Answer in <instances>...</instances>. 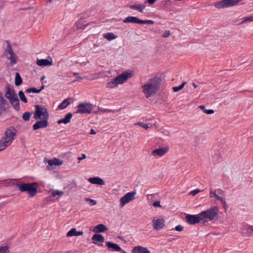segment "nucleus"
<instances>
[{"mask_svg": "<svg viewBox=\"0 0 253 253\" xmlns=\"http://www.w3.org/2000/svg\"><path fill=\"white\" fill-rule=\"evenodd\" d=\"M221 203L222 204L223 207L224 209H225V210H226L228 208V206L227 203L226 202L225 200Z\"/></svg>", "mask_w": 253, "mask_h": 253, "instance_id": "3c124183", "label": "nucleus"}, {"mask_svg": "<svg viewBox=\"0 0 253 253\" xmlns=\"http://www.w3.org/2000/svg\"><path fill=\"white\" fill-rule=\"evenodd\" d=\"M83 233V231H77L76 228H73L67 232L66 236L67 237L78 236L82 235Z\"/></svg>", "mask_w": 253, "mask_h": 253, "instance_id": "4be33fe9", "label": "nucleus"}, {"mask_svg": "<svg viewBox=\"0 0 253 253\" xmlns=\"http://www.w3.org/2000/svg\"><path fill=\"white\" fill-rule=\"evenodd\" d=\"M72 100L70 98H67L64 99L58 106V108L60 110H63L66 108L71 103L70 100Z\"/></svg>", "mask_w": 253, "mask_h": 253, "instance_id": "b1692460", "label": "nucleus"}, {"mask_svg": "<svg viewBox=\"0 0 253 253\" xmlns=\"http://www.w3.org/2000/svg\"><path fill=\"white\" fill-rule=\"evenodd\" d=\"M241 0H222L214 3L216 8L220 9L224 7H227L235 5L238 4Z\"/></svg>", "mask_w": 253, "mask_h": 253, "instance_id": "6e6552de", "label": "nucleus"}, {"mask_svg": "<svg viewBox=\"0 0 253 253\" xmlns=\"http://www.w3.org/2000/svg\"><path fill=\"white\" fill-rule=\"evenodd\" d=\"M85 158H86V155L84 154H82V157H78V160L80 161L81 160L85 159Z\"/></svg>", "mask_w": 253, "mask_h": 253, "instance_id": "603ef678", "label": "nucleus"}, {"mask_svg": "<svg viewBox=\"0 0 253 253\" xmlns=\"http://www.w3.org/2000/svg\"><path fill=\"white\" fill-rule=\"evenodd\" d=\"M63 194V192L58 190H54L51 193L52 196L54 197L56 196H61Z\"/></svg>", "mask_w": 253, "mask_h": 253, "instance_id": "79ce46f5", "label": "nucleus"}, {"mask_svg": "<svg viewBox=\"0 0 253 253\" xmlns=\"http://www.w3.org/2000/svg\"><path fill=\"white\" fill-rule=\"evenodd\" d=\"M44 85L43 84H42V85L41 86L40 88L39 89L40 92L44 89Z\"/></svg>", "mask_w": 253, "mask_h": 253, "instance_id": "13d9d810", "label": "nucleus"}, {"mask_svg": "<svg viewBox=\"0 0 253 253\" xmlns=\"http://www.w3.org/2000/svg\"><path fill=\"white\" fill-rule=\"evenodd\" d=\"M156 0H147L145 1L144 3L148 2L149 4H153L156 1Z\"/></svg>", "mask_w": 253, "mask_h": 253, "instance_id": "8fccbe9b", "label": "nucleus"}, {"mask_svg": "<svg viewBox=\"0 0 253 253\" xmlns=\"http://www.w3.org/2000/svg\"><path fill=\"white\" fill-rule=\"evenodd\" d=\"M219 210L217 207L214 206L211 208L203 211L200 213L202 221L207 219L209 221L213 220L218 214Z\"/></svg>", "mask_w": 253, "mask_h": 253, "instance_id": "39448f33", "label": "nucleus"}, {"mask_svg": "<svg viewBox=\"0 0 253 253\" xmlns=\"http://www.w3.org/2000/svg\"><path fill=\"white\" fill-rule=\"evenodd\" d=\"M186 82H183L180 85L178 86H174L172 87V90L174 92H177L181 89H182L184 85L186 84Z\"/></svg>", "mask_w": 253, "mask_h": 253, "instance_id": "c9c22d12", "label": "nucleus"}, {"mask_svg": "<svg viewBox=\"0 0 253 253\" xmlns=\"http://www.w3.org/2000/svg\"><path fill=\"white\" fill-rule=\"evenodd\" d=\"M162 82L160 77L156 76L149 80V82L142 86L143 92L146 98H149L156 94L160 88Z\"/></svg>", "mask_w": 253, "mask_h": 253, "instance_id": "f03ea898", "label": "nucleus"}, {"mask_svg": "<svg viewBox=\"0 0 253 253\" xmlns=\"http://www.w3.org/2000/svg\"><path fill=\"white\" fill-rule=\"evenodd\" d=\"M169 148L167 147H162L159 149H156L152 152V155L155 156L162 157L165 155V154L168 151Z\"/></svg>", "mask_w": 253, "mask_h": 253, "instance_id": "4468645a", "label": "nucleus"}, {"mask_svg": "<svg viewBox=\"0 0 253 253\" xmlns=\"http://www.w3.org/2000/svg\"><path fill=\"white\" fill-rule=\"evenodd\" d=\"M199 108L201 110L207 114H212L214 113V111L212 109H206L205 106L204 105H200Z\"/></svg>", "mask_w": 253, "mask_h": 253, "instance_id": "2f4dec72", "label": "nucleus"}, {"mask_svg": "<svg viewBox=\"0 0 253 253\" xmlns=\"http://www.w3.org/2000/svg\"><path fill=\"white\" fill-rule=\"evenodd\" d=\"M139 19L138 18L134 16H128L126 17L123 21L124 23H133L138 24Z\"/></svg>", "mask_w": 253, "mask_h": 253, "instance_id": "a878e982", "label": "nucleus"}, {"mask_svg": "<svg viewBox=\"0 0 253 253\" xmlns=\"http://www.w3.org/2000/svg\"><path fill=\"white\" fill-rule=\"evenodd\" d=\"M15 179L5 180L3 181V183L5 186H11L15 185L16 183H15L14 181Z\"/></svg>", "mask_w": 253, "mask_h": 253, "instance_id": "f704fd0d", "label": "nucleus"}, {"mask_svg": "<svg viewBox=\"0 0 253 253\" xmlns=\"http://www.w3.org/2000/svg\"><path fill=\"white\" fill-rule=\"evenodd\" d=\"M36 110L34 113V119L36 120L40 119L43 117V120L38 121L33 126V128L36 130L41 128H44L48 126V120L49 114L47 109L45 107H42L39 105H35Z\"/></svg>", "mask_w": 253, "mask_h": 253, "instance_id": "f257e3e1", "label": "nucleus"}, {"mask_svg": "<svg viewBox=\"0 0 253 253\" xmlns=\"http://www.w3.org/2000/svg\"><path fill=\"white\" fill-rule=\"evenodd\" d=\"M80 80H82V78L81 77H78L77 78V81H79Z\"/></svg>", "mask_w": 253, "mask_h": 253, "instance_id": "e2e57ef3", "label": "nucleus"}, {"mask_svg": "<svg viewBox=\"0 0 253 253\" xmlns=\"http://www.w3.org/2000/svg\"><path fill=\"white\" fill-rule=\"evenodd\" d=\"M90 134H96V131L93 129H91L90 133Z\"/></svg>", "mask_w": 253, "mask_h": 253, "instance_id": "6e6d98bb", "label": "nucleus"}, {"mask_svg": "<svg viewBox=\"0 0 253 253\" xmlns=\"http://www.w3.org/2000/svg\"><path fill=\"white\" fill-rule=\"evenodd\" d=\"M216 194L215 192H213L212 191H210V198L214 197V195Z\"/></svg>", "mask_w": 253, "mask_h": 253, "instance_id": "864d4df0", "label": "nucleus"}, {"mask_svg": "<svg viewBox=\"0 0 253 253\" xmlns=\"http://www.w3.org/2000/svg\"><path fill=\"white\" fill-rule=\"evenodd\" d=\"M152 223L154 229L156 230H159L165 226V221L163 218L153 219Z\"/></svg>", "mask_w": 253, "mask_h": 253, "instance_id": "f8f14e48", "label": "nucleus"}, {"mask_svg": "<svg viewBox=\"0 0 253 253\" xmlns=\"http://www.w3.org/2000/svg\"><path fill=\"white\" fill-rule=\"evenodd\" d=\"M192 85H193V86L195 88H196L198 86L196 84L194 83H192Z\"/></svg>", "mask_w": 253, "mask_h": 253, "instance_id": "680f3d73", "label": "nucleus"}, {"mask_svg": "<svg viewBox=\"0 0 253 253\" xmlns=\"http://www.w3.org/2000/svg\"><path fill=\"white\" fill-rule=\"evenodd\" d=\"M214 197L215 198V199L216 200H217L218 199H219V198H220V197L218 195H217V194H214Z\"/></svg>", "mask_w": 253, "mask_h": 253, "instance_id": "bf43d9fd", "label": "nucleus"}, {"mask_svg": "<svg viewBox=\"0 0 253 253\" xmlns=\"http://www.w3.org/2000/svg\"><path fill=\"white\" fill-rule=\"evenodd\" d=\"M18 95L20 100L24 103H27V99L25 97L24 92L22 90H20L18 92Z\"/></svg>", "mask_w": 253, "mask_h": 253, "instance_id": "72a5a7b5", "label": "nucleus"}, {"mask_svg": "<svg viewBox=\"0 0 253 253\" xmlns=\"http://www.w3.org/2000/svg\"><path fill=\"white\" fill-rule=\"evenodd\" d=\"M251 21H253V16L245 17L243 20L241 22L240 24Z\"/></svg>", "mask_w": 253, "mask_h": 253, "instance_id": "a19ab883", "label": "nucleus"}, {"mask_svg": "<svg viewBox=\"0 0 253 253\" xmlns=\"http://www.w3.org/2000/svg\"><path fill=\"white\" fill-rule=\"evenodd\" d=\"M6 42L7 43V46L4 50V55L7 56V54L9 53L10 54V57H8V59L10 60V64H15L17 63L18 59V57L14 52L9 41H6Z\"/></svg>", "mask_w": 253, "mask_h": 253, "instance_id": "0eeeda50", "label": "nucleus"}, {"mask_svg": "<svg viewBox=\"0 0 253 253\" xmlns=\"http://www.w3.org/2000/svg\"><path fill=\"white\" fill-rule=\"evenodd\" d=\"M119 239H120L121 240H124V238L122 236H119L118 237Z\"/></svg>", "mask_w": 253, "mask_h": 253, "instance_id": "0e129e2a", "label": "nucleus"}, {"mask_svg": "<svg viewBox=\"0 0 253 253\" xmlns=\"http://www.w3.org/2000/svg\"><path fill=\"white\" fill-rule=\"evenodd\" d=\"M175 230L177 231H182L183 230V227L181 225H178L175 227Z\"/></svg>", "mask_w": 253, "mask_h": 253, "instance_id": "49530a36", "label": "nucleus"}, {"mask_svg": "<svg viewBox=\"0 0 253 253\" xmlns=\"http://www.w3.org/2000/svg\"><path fill=\"white\" fill-rule=\"evenodd\" d=\"M31 115H32V113H31L30 112H26L23 114L22 119L25 121H29Z\"/></svg>", "mask_w": 253, "mask_h": 253, "instance_id": "473e14b6", "label": "nucleus"}, {"mask_svg": "<svg viewBox=\"0 0 253 253\" xmlns=\"http://www.w3.org/2000/svg\"><path fill=\"white\" fill-rule=\"evenodd\" d=\"M98 110L101 111L102 113H116L117 112V110L108 109H104L102 108L98 107Z\"/></svg>", "mask_w": 253, "mask_h": 253, "instance_id": "58836bf2", "label": "nucleus"}, {"mask_svg": "<svg viewBox=\"0 0 253 253\" xmlns=\"http://www.w3.org/2000/svg\"><path fill=\"white\" fill-rule=\"evenodd\" d=\"M6 89L7 90L5 93V97L9 99L10 98L12 97L15 93L14 90L10 89V85L9 84H7Z\"/></svg>", "mask_w": 253, "mask_h": 253, "instance_id": "bb28decb", "label": "nucleus"}, {"mask_svg": "<svg viewBox=\"0 0 253 253\" xmlns=\"http://www.w3.org/2000/svg\"><path fill=\"white\" fill-rule=\"evenodd\" d=\"M119 84L117 81H116V78L114 79L112 81L109 82L107 84V87L109 88H114L117 86Z\"/></svg>", "mask_w": 253, "mask_h": 253, "instance_id": "7c9ffc66", "label": "nucleus"}, {"mask_svg": "<svg viewBox=\"0 0 253 253\" xmlns=\"http://www.w3.org/2000/svg\"><path fill=\"white\" fill-rule=\"evenodd\" d=\"M218 200L220 201L221 203H222L225 200V198L220 197L219 199H218Z\"/></svg>", "mask_w": 253, "mask_h": 253, "instance_id": "4d7b16f0", "label": "nucleus"}, {"mask_svg": "<svg viewBox=\"0 0 253 253\" xmlns=\"http://www.w3.org/2000/svg\"><path fill=\"white\" fill-rule=\"evenodd\" d=\"M88 181L94 184H97L99 185H105L104 181L99 177H93L88 178Z\"/></svg>", "mask_w": 253, "mask_h": 253, "instance_id": "a211bd4d", "label": "nucleus"}, {"mask_svg": "<svg viewBox=\"0 0 253 253\" xmlns=\"http://www.w3.org/2000/svg\"><path fill=\"white\" fill-rule=\"evenodd\" d=\"M72 116L73 114L71 113H69L66 115L64 118L59 120L57 123L58 125L61 124H67L70 122Z\"/></svg>", "mask_w": 253, "mask_h": 253, "instance_id": "6ab92c4d", "label": "nucleus"}, {"mask_svg": "<svg viewBox=\"0 0 253 253\" xmlns=\"http://www.w3.org/2000/svg\"><path fill=\"white\" fill-rule=\"evenodd\" d=\"M104 38L108 41H112L116 38L117 36H115L113 33H107L104 35Z\"/></svg>", "mask_w": 253, "mask_h": 253, "instance_id": "c756f323", "label": "nucleus"}, {"mask_svg": "<svg viewBox=\"0 0 253 253\" xmlns=\"http://www.w3.org/2000/svg\"><path fill=\"white\" fill-rule=\"evenodd\" d=\"M154 23V21L151 20H141L139 19V24H153Z\"/></svg>", "mask_w": 253, "mask_h": 253, "instance_id": "e433bc0d", "label": "nucleus"}, {"mask_svg": "<svg viewBox=\"0 0 253 253\" xmlns=\"http://www.w3.org/2000/svg\"><path fill=\"white\" fill-rule=\"evenodd\" d=\"M129 7L131 9H134L142 12L145 7L144 4H133L129 6Z\"/></svg>", "mask_w": 253, "mask_h": 253, "instance_id": "cd10ccee", "label": "nucleus"}, {"mask_svg": "<svg viewBox=\"0 0 253 253\" xmlns=\"http://www.w3.org/2000/svg\"><path fill=\"white\" fill-rule=\"evenodd\" d=\"M10 103L13 106V107L16 111H19L20 109L19 105V101L17 96L15 94L12 96V97L9 99Z\"/></svg>", "mask_w": 253, "mask_h": 253, "instance_id": "2eb2a0df", "label": "nucleus"}, {"mask_svg": "<svg viewBox=\"0 0 253 253\" xmlns=\"http://www.w3.org/2000/svg\"><path fill=\"white\" fill-rule=\"evenodd\" d=\"M248 230L249 231H250L251 232H253V226L252 225H250L248 228Z\"/></svg>", "mask_w": 253, "mask_h": 253, "instance_id": "5fc2aeb1", "label": "nucleus"}, {"mask_svg": "<svg viewBox=\"0 0 253 253\" xmlns=\"http://www.w3.org/2000/svg\"><path fill=\"white\" fill-rule=\"evenodd\" d=\"M48 164L49 166H50L53 165L59 166L63 164V161L57 158H54L51 160H48Z\"/></svg>", "mask_w": 253, "mask_h": 253, "instance_id": "393cba45", "label": "nucleus"}, {"mask_svg": "<svg viewBox=\"0 0 253 253\" xmlns=\"http://www.w3.org/2000/svg\"><path fill=\"white\" fill-rule=\"evenodd\" d=\"M5 110H0V116L1 115L2 112L4 111Z\"/></svg>", "mask_w": 253, "mask_h": 253, "instance_id": "69168bd1", "label": "nucleus"}, {"mask_svg": "<svg viewBox=\"0 0 253 253\" xmlns=\"http://www.w3.org/2000/svg\"><path fill=\"white\" fill-rule=\"evenodd\" d=\"M108 230V228L103 224L97 225L94 228L93 231L95 233H102Z\"/></svg>", "mask_w": 253, "mask_h": 253, "instance_id": "aec40b11", "label": "nucleus"}, {"mask_svg": "<svg viewBox=\"0 0 253 253\" xmlns=\"http://www.w3.org/2000/svg\"><path fill=\"white\" fill-rule=\"evenodd\" d=\"M50 3L52 2V0H48Z\"/></svg>", "mask_w": 253, "mask_h": 253, "instance_id": "338daca9", "label": "nucleus"}, {"mask_svg": "<svg viewBox=\"0 0 253 253\" xmlns=\"http://www.w3.org/2000/svg\"><path fill=\"white\" fill-rule=\"evenodd\" d=\"M9 248L7 246L0 247V253H9Z\"/></svg>", "mask_w": 253, "mask_h": 253, "instance_id": "ea45409f", "label": "nucleus"}, {"mask_svg": "<svg viewBox=\"0 0 253 253\" xmlns=\"http://www.w3.org/2000/svg\"><path fill=\"white\" fill-rule=\"evenodd\" d=\"M135 192L127 193L125 196L122 197L120 200V206L124 207L126 204L129 203L134 199Z\"/></svg>", "mask_w": 253, "mask_h": 253, "instance_id": "9d476101", "label": "nucleus"}, {"mask_svg": "<svg viewBox=\"0 0 253 253\" xmlns=\"http://www.w3.org/2000/svg\"><path fill=\"white\" fill-rule=\"evenodd\" d=\"M16 186L19 188V190L21 192H27L31 198L35 196L37 193L38 184L37 182L23 184L17 182L16 184Z\"/></svg>", "mask_w": 253, "mask_h": 253, "instance_id": "20e7f679", "label": "nucleus"}, {"mask_svg": "<svg viewBox=\"0 0 253 253\" xmlns=\"http://www.w3.org/2000/svg\"><path fill=\"white\" fill-rule=\"evenodd\" d=\"M77 108V110L75 112V114H89L93 109V105L88 102H83L79 103Z\"/></svg>", "mask_w": 253, "mask_h": 253, "instance_id": "423d86ee", "label": "nucleus"}, {"mask_svg": "<svg viewBox=\"0 0 253 253\" xmlns=\"http://www.w3.org/2000/svg\"><path fill=\"white\" fill-rule=\"evenodd\" d=\"M170 35V32L169 31H166L165 33L163 35V38H167Z\"/></svg>", "mask_w": 253, "mask_h": 253, "instance_id": "09e8293b", "label": "nucleus"}, {"mask_svg": "<svg viewBox=\"0 0 253 253\" xmlns=\"http://www.w3.org/2000/svg\"><path fill=\"white\" fill-rule=\"evenodd\" d=\"M200 192V190L199 189H195L192 191L190 192V195H191L192 196H195L198 193H199Z\"/></svg>", "mask_w": 253, "mask_h": 253, "instance_id": "a18cd8bd", "label": "nucleus"}, {"mask_svg": "<svg viewBox=\"0 0 253 253\" xmlns=\"http://www.w3.org/2000/svg\"><path fill=\"white\" fill-rule=\"evenodd\" d=\"M45 78V76L43 75L41 79V81L42 82V84H43L42 83V81Z\"/></svg>", "mask_w": 253, "mask_h": 253, "instance_id": "052dcab7", "label": "nucleus"}, {"mask_svg": "<svg viewBox=\"0 0 253 253\" xmlns=\"http://www.w3.org/2000/svg\"><path fill=\"white\" fill-rule=\"evenodd\" d=\"M37 64L39 66H48L52 64V60L49 61L47 59H38Z\"/></svg>", "mask_w": 253, "mask_h": 253, "instance_id": "412c9836", "label": "nucleus"}, {"mask_svg": "<svg viewBox=\"0 0 253 253\" xmlns=\"http://www.w3.org/2000/svg\"><path fill=\"white\" fill-rule=\"evenodd\" d=\"M92 243L96 244L98 246H102V243L104 241V237L99 234H95L91 238Z\"/></svg>", "mask_w": 253, "mask_h": 253, "instance_id": "ddd939ff", "label": "nucleus"}, {"mask_svg": "<svg viewBox=\"0 0 253 253\" xmlns=\"http://www.w3.org/2000/svg\"><path fill=\"white\" fill-rule=\"evenodd\" d=\"M25 92H26V93H30L31 92L35 93H40V91H39V89H37L36 88H35L34 87L29 88L25 90Z\"/></svg>", "mask_w": 253, "mask_h": 253, "instance_id": "4c0bfd02", "label": "nucleus"}, {"mask_svg": "<svg viewBox=\"0 0 253 253\" xmlns=\"http://www.w3.org/2000/svg\"><path fill=\"white\" fill-rule=\"evenodd\" d=\"M17 132V129L13 126H10L6 129L0 140V151L4 150L11 145Z\"/></svg>", "mask_w": 253, "mask_h": 253, "instance_id": "7ed1b4c3", "label": "nucleus"}, {"mask_svg": "<svg viewBox=\"0 0 253 253\" xmlns=\"http://www.w3.org/2000/svg\"><path fill=\"white\" fill-rule=\"evenodd\" d=\"M106 245L111 251L120 252L122 250L121 248L118 245L112 242H107Z\"/></svg>", "mask_w": 253, "mask_h": 253, "instance_id": "dca6fc26", "label": "nucleus"}, {"mask_svg": "<svg viewBox=\"0 0 253 253\" xmlns=\"http://www.w3.org/2000/svg\"><path fill=\"white\" fill-rule=\"evenodd\" d=\"M135 125H138V126L142 127L143 128H145L146 130L149 128L148 125L147 124H144V123H141V122H138V123L135 124Z\"/></svg>", "mask_w": 253, "mask_h": 253, "instance_id": "37998d69", "label": "nucleus"}, {"mask_svg": "<svg viewBox=\"0 0 253 253\" xmlns=\"http://www.w3.org/2000/svg\"><path fill=\"white\" fill-rule=\"evenodd\" d=\"M132 75L131 73L124 71L121 74L116 77V81H117L119 84H122L128 78H130Z\"/></svg>", "mask_w": 253, "mask_h": 253, "instance_id": "9b49d317", "label": "nucleus"}, {"mask_svg": "<svg viewBox=\"0 0 253 253\" xmlns=\"http://www.w3.org/2000/svg\"><path fill=\"white\" fill-rule=\"evenodd\" d=\"M15 85L16 86H19L22 83V79L20 75L18 73H16L15 74Z\"/></svg>", "mask_w": 253, "mask_h": 253, "instance_id": "c85d7f7f", "label": "nucleus"}, {"mask_svg": "<svg viewBox=\"0 0 253 253\" xmlns=\"http://www.w3.org/2000/svg\"><path fill=\"white\" fill-rule=\"evenodd\" d=\"M7 105V101L4 98L2 93L0 91V110H6Z\"/></svg>", "mask_w": 253, "mask_h": 253, "instance_id": "5701e85b", "label": "nucleus"}, {"mask_svg": "<svg viewBox=\"0 0 253 253\" xmlns=\"http://www.w3.org/2000/svg\"><path fill=\"white\" fill-rule=\"evenodd\" d=\"M153 206L155 207H161L160 202L159 201H156L153 203Z\"/></svg>", "mask_w": 253, "mask_h": 253, "instance_id": "de8ad7c7", "label": "nucleus"}, {"mask_svg": "<svg viewBox=\"0 0 253 253\" xmlns=\"http://www.w3.org/2000/svg\"><path fill=\"white\" fill-rule=\"evenodd\" d=\"M123 253H126L124 251H123Z\"/></svg>", "mask_w": 253, "mask_h": 253, "instance_id": "774afa93", "label": "nucleus"}, {"mask_svg": "<svg viewBox=\"0 0 253 253\" xmlns=\"http://www.w3.org/2000/svg\"><path fill=\"white\" fill-rule=\"evenodd\" d=\"M86 201H89L90 206H94L96 204V201L94 200L88 198H85Z\"/></svg>", "mask_w": 253, "mask_h": 253, "instance_id": "c03bdc74", "label": "nucleus"}, {"mask_svg": "<svg viewBox=\"0 0 253 253\" xmlns=\"http://www.w3.org/2000/svg\"><path fill=\"white\" fill-rule=\"evenodd\" d=\"M131 252L132 253H151L147 248L141 246L134 247Z\"/></svg>", "mask_w": 253, "mask_h": 253, "instance_id": "f3484780", "label": "nucleus"}, {"mask_svg": "<svg viewBox=\"0 0 253 253\" xmlns=\"http://www.w3.org/2000/svg\"><path fill=\"white\" fill-rule=\"evenodd\" d=\"M185 219L186 222L190 224H195L200 221H202L200 213L194 215L187 214L185 216Z\"/></svg>", "mask_w": 253, "mask_h": 253, "instance_id": "1a4fd4ad", "label": "nucleus"}]
</instances>
